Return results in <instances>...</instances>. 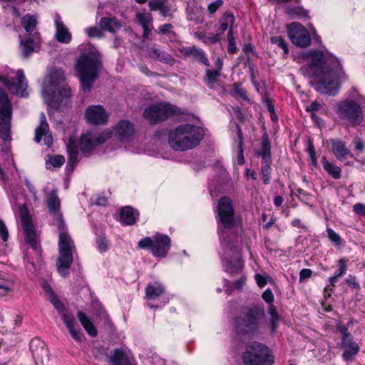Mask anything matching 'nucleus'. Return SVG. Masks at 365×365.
I'll return each instance as SVG.
<instances>
[{
  "label": "nucleus",
  "mask_w": 365,
  "mask_h": 365,
  "mask_svg": "<svg viewBox=\"0 0 365 365\" xmlns=\"http://www.w3.org/2000/svg\"><path fill=\"white\" fill-rule=\"evenodd\" d=\"M65 162V158L63 155H56L50 158L49 163L55 168L61 167Z\"/></svg>",
  "instance_id": "obj_59"
},
{
  "label": "nucleus",
  "mask_w": 365,
  "mask_h": 365,
  "mask_svg": "<svg viewBox=\"0 0 365 365\" xmlns=\"http://www.w3.org/2000/svg\"><path fill=\"white\" fill-rule=\"evenodd\" d=\"M46 204L49 214L53 218L56 215L62 214L60 210L61 201L57 195L56 191L52 190L48 194L46 200Z\"/></svg>",
  "instance_id": "obj_25"
},
{
  "label": "nucleus",
  "mask_w": 365,
  "mask_h": 365,
  "mask_svg": "<svg viewBox=\"0 0 365 365\" xmlns=\"http://www.w3.org/2000/svg\"><path fill=\"white\" fill-rule=\"evenodd\" d=\"M237 133L239 138L238 141V155H237V163L240 165H242L245 164V158H244V138L242 129L239 124L236 125Z\"/></svg>",
  "instance_id": "obj_41"
},
{
  "label": "nucleus",
  "mask_w": 365,
  "mask_h": 365,
  "mask_svg": "<svg viewBox=\"0 0 365 365\" xmlns=\"http://www.w3.org/2000/svg\"><path fill=\"white\" fill-rule=\"evenodd\" d=\"M77 317L88 334L92 337H96L98 334L97 329L86 313L78 311Z\"/></svg>",
  "instance_id": "obj_28"
},
{
  "label": "nucleus",
  "mask_w": 365,
  "mask_h": 365,
  "mask_svg": "<svg viewBox=\"0 0 365 365\" xmlns=\"http://www.w3.org/2000/svg\"><path fill=\"white\" fill-rule=\"evenodd\" d=\"M245 365H273L274 356L272 351L264 344L252 341L246 346L242 354Z\"/></svg>",
  "instance_id": "obj_6"
},
{
  "label": "nucleus",
  "mask_w": 365,
  "mask_h": 365,
  "mask_svg": "<svg viewBox=\"0 0 365 365\" xmlns=\"http://www.w3.org/2000/svg\"><path fill=\"white\" fill-rule=\"evenodd\" d=\"M336 327L337 331L341 335V340H346L351 338H354L353 335L349 332L347 326L344 324H342L341 322H338L336 324Z\"/></svg>",
  "instance_id": "obj_46"
},
{
  "label": "nucleus",
  "mask_w": 365,
  "mask_h": 365,
  "mask_svg": "<svg viewBox=\"0 0 365 365\" xmlns=\"http://www.w3.org/2000/svg\"><path fill=\"white\" fill-rule=\"evenodd\" d=\"M284 13L292 19H309V11L300 6H292L285 9Z\"/></svg>",
  "instance_id": "obj_31"
},
{
  "label": "nucleus",
  "mask_w": 365,
  "mask_h": 365,
  "mask_svg": "<svg viewBox=\"0 0 365 365\" xmlns=\"http://www.w3.org/2000/svg\"><path fill=\"white\" fill-rule=\"evenodd\" d=\"M234 31L233 29L230 28L227 33V41H228V46H227V51L230 54H234L237 51V47L235 43V38L233 36Z\"/></svg>",
  "instance_id": "obj_48"
},
{
  "label": "nucleus",
  "mask_w": 365,
  "mask_h": 365,
  "mask_svg": "<svg viewBox=\"0 0 365 365\" xmlns=\"http://www.w3.org/2000/svg\"><path fill=\"white\" fill-rule=\"evenodd\" d=\"M19 214L21 221L25 242L36 252H39L40 247L38 245L36 232L34 228L32 218L29 209L25 205L19 207Z\"/></svg>",
  "instance_id": "obj_12"
},
{
  "label": "nucleus",
  "mask_w": 365,
  "mask_h": 365,
  "mask_svg": "<svg viewBox=\"0 0 365 365\" xmlns=\"http://www.w3.org/2000/svg\"><path fill=\"white\" fill-rule=\"evenodd\" d=\"M263 304L244 307L233 318V330L240 337L252 338L261 334V327L265 319Z\"/></svg>",
  "instance_id": "obj_3"
},
{
  "label": "nucleus",
  "mask_w": 365,
  "mask_h": 365,
  "mask_svg": "<svg viewBox=\"0 0 365 365\" xmlns=\"http://www.w3.org/2000/svg\"><path fill=\"white\" fill-rule=\"evenodd\" d=\"M109 361L113 365H130V359L120 349H114L113 355L109 356Z\"/></svg>",
  "instance_id": "obj_34"
},
{
  "label": "nucleus",
  "mask_w": 365,
  "mask_h": 365,
  "mask_svg": "<svg viewBox=\"0 0 365 365\" xmlns=\"http://www.w3.org/2000/svg\"><path fill=\"white\" fill-rule=\"evenodd\" d=\"M338 114L341 119L344 120L351 126L359 125L364 120L363 110L356 101L346 99L338 105Z\"/></svg>",
  "instance_id": "obj_10"
},
{
  "label": "nucleus",
  "mask_w": 365,
  "mask_h": 365,
  "mask_svg": "<svg viewBox=\"0 0 365 365\" xmlns=\"http://www.w3.org/2000/svg\"><path fill=\"white\" fill-rule=\"evenodd\" d=\"M137 19L138 24L141 26L143 30L142 35L143 38L148 39L150 33V26L152 25V19L143 14H138Z\"/></svg>",
  "instance_id": "obj_38"
},
{
  "label": "nucleus",
  "mask_w": 365,
  "mask_h": 365,
  "mask_svg": "<svg viewBox=\"0 0 365 365\" xmlns=\"http://www.w3.org/2000/svg\"><path fill=\"white\" fill-rule=\"evenodd\" d=\"M256 155L262 158L261 173L263 178V182L269 185L271 182L272 173V153L271 144L269 135L267 132L262 134L261 138V149L257 150Z\"/></svg>",
  "instance_id": "obj_11"
},
{
  "label": "nucleus",
  "mask_w": 365,
  "mask_h": 365,
  "mask_svg": "<svg viewBox=\"0 0 365 365\" xmlns=\"http://www.w3.org/2000/svg\"><path fill=\"white\" fill-rule=\"evenodd\" d=\"M99 25L101 29L110 33H115L122 27V24L115 17H103L100 20Z\"/></svg>",
  "instance_id": "obj_29"
},
{
  "label": "nucleus",
  "mask_w": 365,
  "mask_h": 365,
  "mask_svg": "<svg viewBox=\"0 0 365 365\" xmlns=\"http://www.w3.org/2000/svg\"><path fill=\"white\" fill-rule=\"evenodd\" d=\"M68 161L66 164V170L73 172L74 170V168L77 165L78 162V155L76 154H72V153H68Z\"/></svg>",
  "instance_id": "obj_54"
},
{
  "label": "nucleus",
  "mask_w": 365,
  "mask_h": 365,
  "mask_svg": "<svg viewBox=\"0 0 365 365\" xmlns=\"http://www.w3.org/2000/svg\"><path fill=\"white\" fill-rule=\"evenodd\" d=\"M331 145L333 153L339 160H342L346 155L351 154L350 151L346 148L345 143L340 140H333Z\"/></svg>",
  "instance_id": "obj_33"
},
{
  "label": "nucleus",
  "mask_w": 365,
  "mask_h": 365,
  "mask_svg": "<svg viewBox=\"0 0 365 365\" xmlns=\"http://www.w3.org/2000/svg\"><path fill=\"white\" fill-rule=\"evenodd\" d=\"M270 42L272 44L277 45L278 47L282 48L284 54L289 53L288 46L285 42L284 39L280 36H274L270 38Z\"/></svg>",
  "instance_id": "obj_45"
},
{
  "label": "nucleus",
  "mask_w": 365,
  "mask_h": 365,
  "mask_svg": "<svg viewBox=\"0 0 365 365\" xmlns=\"http://www.w3.org/2000/svg\"><path fill=\"white\" fill-rule=\"evenodd\" d=\"M170 247L171 239L168 235L160 232L155 234V242L152 249L153 256L164 258L168 255Z\"/></svg>",
  "instance_id": "obj_16"
},
{
  "label": "nucleus",
  "mask_w": 365,
  "mask_h": 365,
  "mask_svg": "<svg viewBox=\"0 0 365 365\" xmlns=\"http://www.w3.org/2000/svg\"><path fill=\"white\" fill-rule=\"evenodd\" d=\"M173 26L171 24H165L158 27L159 33L160 34H173L175 36V33L172 31Z\"/></svg>",
  "instance_id": "obj_60"
},
{
  "label": "nucleus",
  "mask_w": 365,
  "mask_h": 365,
  "mask_svg": "<svg viewBox=\"0 0 365 365\" xmlns=\"http://www.w3.org/2000/svg\"><path fill=\"white\" fill-rule=\"evenodd\" d=\"M279 314H274L269 317L270 324V331L272 334H274L279 326Z\"/></svg>",
  "instance_id": "obj_58"
},
{
  "label": "nucleus",
  "mask_w": 365,
  "mask_h": 365,
  "mask_svg": "<svg viewBox=\"0 0 365 365\" xmlns=\"http://www.w3.org/2000/svg\"><path fill=\"white\" fill-rule=\"evenodd\" d=\"M56 34L55 37L57 41L62 43H68L72 39L71 34L68 28L64 25L59 14L55 16Z\"/></svg>",
  "instance_id": "obj_20"
},
{
  "label": "nucleus",
  "mask_w": 365,
  "mask_h": 365,
  "mask_svg": "<svg viewBox=\"0 0 365 365\" xmlns=\"http://www.w3.org/2000/svg\"><path fill=\"white\" fill-rule=\"evenodd\" d=\"M102 30L97 26L89 27L86 29V34L89 38H101L103 36Z\"/></svg>",
  "instance_id": "obj_55"
},
{
  "label": "nucleus",
  "mask_w": 365,
  "mask_h": 365,
  "mask_svg": "<svg viewBox=\"0 0 365 365\" xmlns=\"http://www.w3.org/2000/svg\"><path fill=\"white\" fill-rule=\"evenodd\" d=\"M72 338L77 342L81 343L83 338V334L81 331L78 325L67 328Z\"/></svg>",
  "instance_id": "obj_51"
},
{
  "label": "nucleus",
  "mask_w": 365,
  "mask_h": 365,
  "mask_svg": "<svg viewBox=\"0 0 365 365\" xmlns=\"http://www.w3.org/2000/svg\"><path fill=\"white\" fill-rule=\"evenodd\" d=\"M134 132L133 125L128 120H120L115 128V134L120 141H129Z\"/></svg>",
  "instance_id": "obj_21"
},
{
  "label": "nucleus",
  "mask_w": 365,
  "mask_h": 365,
  "mask_svg": "<svg viewBox=\"0 0 365 365\" xmlns=\"http://www.w3.org/2000/svg\"><path fill=\"white\" fill-rule=\"evenodd\" d=\"M61 319L67 328L76 325V319L72 313L64 312L61 314Z\"/></svg>",
  "instance_id": "obj_50"
},
{
  "label": "nucleus",
  "mask_w": 365,
  "mask_h": 365,
  "mask_svg": "<svg viewBox=\"0 0 365 365\" xmlns=\"http://www.w3.org/2000/svg\"><path fill=\"white\" fill-rule=\"evenodd\" d=\"M223 4L222 0H216L208 5V11L210 14H215L217 10Z\"/></svg>",
  "instance_id": "obj_63"
},
{
  "label": "nucleus",
  "mask_w": 365,
  "mask_h": 365,
  "mask_svg": "<svg viewBox=\"0 0 365 365\" xmlns=\"http://www.w3.org/2000/svg\"><path fill=\"white\" fill-rule=\"evenodd\" d=\"M234 91L236 94H237L242 99L247 100V94L245 89L242 88L240 84L235 83L234 84Z\"/></svg>",
  "instance_id": "obj_61"
},
{
  "label": "nucleus",
  "mask_w": 365,
  "mask_h": 365,
  "mask_svg": "<svg viewBox=\"0 0 365 365\" xmlns=\"http://www.w3.org/2000/svg\"><path fill=\"white\" fill-rule=\"evenodd\" d=\"M306 151L309 154L310 161H311V163H310L311 165L314 168H317L318 166V163H317V156H316V151H315V148L314 146L313 142L311 140H309L308 141Z\"/></svg>",
  "instance_id": "obj_43"
},
{
  "label": "nucleus",
  "mask_w": 365,
  "mask_h": 365,
  "mask_svg": "<svg viewBox=\"0 0 365 365\" xmlns=\"http://www.w3.org/2000/svg\"><path fill=\"white\" fill-rule=\"evenodd\" d=\"M340 346L345 349L342 354V358L345 361H352L360 350L359 345L354 341V338L341 340Z\"/></svg>",
  "instance_id": "obj_23"
},
{
  "label": "nucleus",
  "mask_w": 365,
  "mask_h": 365,
  "mask_svg": "<svg viewBox=\"0 0 365 365\" xmlns=\"http://www.w3.org/2000/svg\"><path fill=\"white\" fill-rule=\"evenodd\" d=\"M140 216L139 211L133 207L127 205L121 208L119 213V221L124 226L135 224Z\"/></svg>",
  "instance_id": "obj_18"
},
{
  "label": "nucleus",
  "mask_w": 365,
  "mask_h": 365,
  "mask_svg": "<svg viewBox=\"0 0 365 365\" xmlns=\"http://www.w3.org/2000/svg\"><path fill=\"white\" fill-rule=\"evenodd\" d=\"M0 82L3 83L4 85L6 86L11 94L20 96L21 97L29 96L26 91L28 84L22 69H19L16 71V77L11 78L10 79L0 75Z\"/></svg>",
  "instance_id": "obj_13"
},
{
  "label": "nucleus",
  "mask_w": 365,
  "mask_h": 365,
  "mask_svg": "<svg viewBox=\"0 0 365 365\" xmlns=\"http://www.w3.org/2000/svg\"><path fill=\"white\" fill-rule=\"evenodd\" d=\"M49 302L52 304L60 315L66 311L63 303L58 298L57 296H53L51 299H49Z\"/></svg>",
  "instance_id": "obj_53"
},
{
  "label": "nucleus",
  "mask_w": 365,
  "mask_h": 365,
  "mask_svg": "<svg viewBox=\"0 0 365 365\" xmlns=\"http://www.w3.org/2000/svg\"><path fill=\"white\" fill-rule=\"evenodd\" d=\"M102 68V56L100 52L91 44L82 45L74 68L81 88L84 93L91 92Z\"/></svg>",
  "instance_id": "obj_2"
},
{
  "label": "nucleus",
  "mask_w": 365,
  "mask_h": 365,
  "mask_svg": "<svg viewBox=\"0 0 365 365\" xmlns=\"http://www.w3.org/2000/svg\"><path fill=\"white\" fill-rule=\"evenodd\" d=\"M185 113L177 106L168 102L160 101L148 106L144 112L143 117L150 124L156 125L175 115H183Z\"/></svg>",
  "instance_id": "obj_7"
},
{
  "label": "nucleus",
  "mask_w": 365,
  "mask_h": 365,
  "mask_svg": "<svg viewBox=\"0 0 365 365\" xmlns=\"http://www.w3.org/2000/svg\"><path fill=\"white\" fill-rule=\"evenodd\" d=\"M321 162L324 170L327 171L334 179L338 180L341 178V169L340 167L329 162L325 156L322 158Z\"/></svg>",
  "instance_id": "obj_35"
},
{
  "label": "nucleus",
  "mask_w": 365,
  "mask_h": 365,
  "mask_svg": "<svg viewBox=\"0 0 365 365\" xmlns=\"http://www.w3.org/2000/svg\"><path fill=\"white\" fill-rule=\"evenodd\" d=\"M222 262L225 272L230 275L233 276L242 272L243 268L242 260L240 259L232 260L227 258H222Z\"/></svg>",
  "instance_id": "obj_26"
},
{
  "label": "nucleus",
  "mask_w": 365,
  "mask_h": 365,
  "mask_svg": "<svg viewBox=\"0 0 365 365\" xmlns=\"http://www.w3.org/2000/svg\"><path fill=\"white\" fill-rule=\"evenodd\" d=\"M214 212L216 213L217 224L222 227V229L219 227L217 230L220 237H222L225 230L234 228L236 224L232 201L227 196L221 197L214 208Z\"/></svg>",
  "instance_id": "obj_8"
},
{
  "label": "nucleus",
  "mask_w": 365,
  "mask_h": 365,
  "mask_svg": "<svg viewBox=\"0 0 365 365\" xmlns=\"http://www.w3.org/2000/svg\"><path fill=\"white\" fill-rule=\"evenodd\" d=\"M13 108L5 90L0 88V138L9 141L11 138Z\"/></svg>",
  "instance_id": "obj_9"
},
{
  "label": "nucleus",
  "mask_w": 365,
  "mask_h": 365,
  "mask_svg": "<svg viewBox=\"0 0 365 365\" xmlns=\"http://www.w3.org/2000/svg\"><path fill=\"white\" fill-rule=\"evenodd\" d=\"M204 136L202 128L187 123L170 130L168 133V142L173 149L183 151L197 146Z\"/></svg>",
  "instance_id": "obj_4"
},
{
  "label": "nucleus",
  "mask_w": 365,
  "mask_h": 365,
  "mask_svg": "<svg viewBox=\"0 0 365 365\" xmlns=\"http://www.w3.org/2000/svg\"><path fill=\"white\" fill-rule=\"evenodd\" d=\"M111 135L112 133L108 130H104L98 135H93L96 146L103 144L107 140L110 138Z\"/></svg>",
  "instance_id": "obj_49"
},
{
  "label": "nucleus",
  "mask_w": 365,
  "mask_h": 365,
  "mask_svg": "<svg viewBox=\"0 0 365 365\" xmlns=\"http://www.w3.org/2000/svg\"><path fill=\"white\" fill-rule=\"evenodd\" d=\"M96 147L92 134L86 133L81 135L79 140V148L83 153H88Z\"/></svg>",
  "instance_id": "obj_32"
},
{
  "label": "nucleus",
  "mask_w": 365,
  "mask_h": 365,
  "mask_svg": "<svg viewBox=\"0 0 365 365\" xmlns=\"http://www.w3.org/2000/svg\"><path fill=\"white\" fill-rule=\"evenodd\" d=\"M85 118L91 124L104 125L107 123L108 116L103 106L91 105L86 109Z\"/></svg>",
  "instance_id": "obj_15"
},
{
  "label": "nucleus",
  "mask_w": 365,
  "mask_h": 365,
  "mask_svg": "<svg viewBox=\"0 0 365 365\" xmlns=\"http://www.w3.org/2000/svg\"><path fill=\"white\" fill-rule=\"evenodd\" d=\"M235 16L234 14L227 11L221 18V19L219 21V29L220 31L223 33L226 30L230 29V28L233 29V25L235 24Z\"/></svg>",
  "instance_id": "obj_37"
},
{
  "label": "nucleus",
  "mask_w": 365,
  "mask_h": 365,
  "mask_svg": "<svg viewBox=\"0 0 365 365\" xmlns=\"http://www.w3.org/2000/svg\"><path fill=\"white\" fill-rule=\"evenodd\" d=\"M64 81L63 71L61 69H55L50 74L47 88L43 91L48 99V104L57 110L63 101L71 96V88L68 85H61Z\"/></svg>",
  "instance_id": "obj_5"
},
{
  "label": "nucleus",
  "mask_w": 365,
  "mask_h": 365,
  "mask_svg": "<svg viewBox=\"0 0 365 365\" xmlns=\"http://www.w3.org/2000/svg\"><path fill=\"white\" fill-rule=\"evenodd\" d=\"M54 218H56L57 228L59 232V240L58 242L70 241L72 240L68 233V229L66 223L63 220V214L56 215Z\"/></svg>",
  "instance_id": "obj_36"
},
{
  "label": "nucleus",
  "mask_w": 365,
  "mask_h": 365,
  "mask_svg": "<svg viewBox=\"0 0 365 365\" xmlns=\"http://www.w3.org/2000/svg\"><path fill=\"white\" fill-rule=\"evenodd\" d=\"M354 212L359 216H365V205L361 202L353 206Z\"/></svg>",
  "instance_id": "obj_64"
},
{
  "label": "nucleus",
  "mask_w": 365,
  "mask_h": 365,
  "mask_svg": "<svg viewBox=\"0 0 365 365\" xmlns=\"http://www.w3.org/2000/svg\"><path fill=\"white\" fill-rule=\"evenodd\" d=\"M304 56L311 58L307 66L319 78L316 84L317 91L331 96H336L340 88L339 81L347 79L339 60L334 58V65L327 64L324 53L320 50H309Z\"/></svg>",
  "instance_id": "obj_1"
},
{
  "label": "nucleus",
  "mask_w": 365,
  "mask_h": 365,
  "mask_svg": "<svg viewBox=\"0 0 365 365\" xmlns=\"http://www.w3.org/2000/svg\"><path fill=\"white\" fill-rule=\"evenodd\" d=\"M96 247L100 252H106L109 249V242L104 235H98L96 240Z\"/></svg>",
  "instance_id": "obj_42"
},
{
  "label": "nucleus",
  "mask_w": 365,
  "mask_h": 365,
  "mask_svg": "<svg viewBox=\"0 0 365 365\" xmlns=\"http://www.w3.org/2000/svg\"><path fill=\"white\" fill-rule=\"evenodd\" d=\"M287 34L292 43L298 47L306 48L311 44L309 33L299 22H292L287 26Z\"/></svg>",
  "instance_id": "obj_14"
},
{
  "label": "nucleus",
  "mask_w": 365,
  "mask_h": 365,
  "mask_svg": "<svg viewBox=\"0 0 365 365\" xmlns=\"http://www.w3.org/2000/svg\"><path fill=\"white\" fill-rule=\"evenodd\" d=\"M71 264L56 263L57 269L60 275L67 277L69 275V269Z\"/></svg>",
  "instance_id": "obj_57"
},
{
  "label": "nucleus",
  "mask_w": 365,
  "mask_h": 365,
  "mask_svg": "<svg viewBox=\"0 0 365 365\" xmlns=\"http://www.w3.org/2000/svg\"><path fill=\"white\" fill-rule=\"evenodd\" d=\"M59 257L57 263L72 264L73 261L72 249L74 248L73 240L58 242Z\"/></svg>",
  "instance_id": "obj_19"
},
{
  "label": "nucleus",
  "mask_w": 365,
  "mask_h": 365,
  "mask_svg": "<svg viewBox=\"0 0 365 365\" xmlns=\"http://www.w3.org/2000/svg\"><path fill=\"white\" fill-rule=\"evenodd\" d=\"M48 130V124L46 121V116L43 113L41 115V120L38 126L35 130L34 140L36 143H40L42 137L46 135Z\"/></svg>",
  "instance_id": "obj_39"
},
{
  "label": "nucleus",
  "mask_w": 365,
  "mask_h": 365,
  "mask_svg": "<svg viewBox=\"0 0 365 365\" xmlns=\"http://www.w3.org/2000/svg\"><path fill=\"white\" fill-rule=\"evenodd\" d=\"M179 52L182 54L181 58L187 59V58H192V60L197 61L207 66H210V62L206 56L205 51L198 48L196 46H182L178 49Z\"/></svg>",
  "instance_id": "obj_17"
},
{
  "label": "nucleus",
  "mask_w": 365,
  "mask_h": 365,
  "mask_svg": "<svg viewBox=\"0 0 365 365\" xmlns=\"http://www.w3.org/2000/svg\"><path fill=\"white\" fill-rule=\"evenodd\" d=\"M221 76L219 70H206L205 81L207 85H212L216 83V78Z\"/></svg>",
  "instance_id": "obj_44"
},
{
  "label": "nucleus",
  "mask_w": 365,
  "mask_h": 365,
  "mask_svg": "<svg viewBox=\"0 0 365 365\" xmlns=\"http://www.w3.org/2000/svg\"><path fill=\"white\" fill-rule=\"evenodd\" d=\"M40 34L35 32L32 36L29 35L24 39H21L20 44L22 46V53L24 58L29 56L34 51L36 48L40 44Z\"/></svg>",
  "instance_id": "obj_22"
},
{
  "label": "nucleus",
  "mask_w": 365,
  "mask_h": 365,
  "mask_svg": "<svg viewBox=\"0 0 365 365\" xmlns=\"http://www.w3.org/2000/svg\"><path fill=\"white\" fill-rule=\"evenodd\" d=\"M264 301L269 304H272L274 302V294L270 289H267L262 295Z\"/></svg>",
  "instance_id": "obj_62"
},
{
  "label": "nucleus",
  "mask_w": 365,
  "mask_h": 365,
  "mask_svg": "<svg viewBox=\"0 0 365 365\" xmlns=\"http://www.w3.org/2000/svg\"><path fill=\"white\" fill-rule=\"evenodd\" d=\"M148 55L150 58L163 62L169 65H173L175 63V58L168 52L162 51L156 47L151 48Z\"/></svg>",
  "instance_id": "obj_24"
},
{
  "label": "nucleus",
  "mask_w": 365,
  "mask_h": 365,
  "mask_svg": "<svg viewBox=\"0 0 365 365\" xmlns=\"http://www.w3.org/2000/svg\"><path fill=\"white\" fill-rule=\"evenodd\" d=\"M327 232L330 241L334 242L336 245H340L341 244V239L340 236L334 230L331 228H327Z\"/></svg>",
  "instance_id": "obj_56"
},
{
  "label": "nucleus",
  "mask_w": 365,
  "mask_h": 365,
  "mask_svg": "<svg viewBox=\"0 0 365 365\" xmlns=\"http://www.w3.org/2000/svg\"><path fill=\"white\" fill-rule=\"evenodd\" d=\"M37 24L36 18L30 14H26L21 19V25L29 34L35 31Z\"/></svg>",
  "instance_id": "obj_40"
},
{
  "label": "nucleus",
  "mask_w": 365,
  "mask_h": 365,
  "mask_svg": "<svg viewBox=\"0 0 365 365\" xmlns=\"http://www.w3.org/2000/svg\"><path fill=\"white\" fill-rule=\"evenodd\" d=\"M347 259L341 258L337 262L338 269L334 274L328 279V282L331 287H335L339 278L342 277L347 271Z\"/></svg>",
  "instance_id": "obj_30"
},
{
  "label": "nucleus",
  "mask_w": 365,
  "mask_h": 365,
  "mask_svg": "<svg viewBox=\"0 0 365 365\" xmlns=\"http://www.w3.org/2000/svg\"><path fill=\"white\" fill-rule=\"evenodd\" d=\"M165 292V287L158 282L149 283L145 287V298L148 300L155 299Z\"/></svg>",
  "instance_id": "obj_27"
},
{
  "label": "nucleus",
  "mask_w": 365,
  "mask_h": 365,
  "mask_svg": "<svg viewBox=\"0 0 365 365\" xmlns=\"http://www.w3.org/2000/svg\"><path fill=\"white\" fill-rule=\"evenodd\" d=\"M155 242V235L152 237H145L142 238L138 242V247L142 250H150L152 252V249Z\"/></svg>",
  "instance_id": "obj_47"
},
{
  "label": "nucleus",
  "mask_w": 365,
  "mask_h": 365,
  "mask_svg": "<svg viewBox=\"0 0 365 365\" xmlns=\"http://www.w3.org/2000/svg\"><path fill=\"white\" fill-rule=\"evenodd\" d=\"M344 282L351 289L359 290L361 289L360 283L357 277L354 275L349 274L344 279Z\"/></svg>",
  "instance_id": "obj_52"
}]
</instances>
